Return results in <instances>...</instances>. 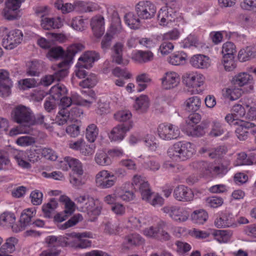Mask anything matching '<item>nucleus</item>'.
Wrapping results in <instances>:
<instances>
[{"mask_svg": "<svg viewBox=\"0 0 256 256\" xmlns=\"http://www.w3.org/2000/svg\"><path fill=\"white\" fill-rule=\"evenodd\" d=\"M196 152V146L194 144L187 141H179L168 148L167 154L172 160L180 162L190 159Z\"/></svg>", "mask_w": 256, "mask_h": 256, "instance_id": "nucleus-1", "label": "nucleus"}, {"mask_svg": "<svg viewBox=\"0 0 256 256\" xmlns=\"http://www.w3.org/2000/svg\"><path fill=\"white\" fill-rule=\"evenodd\" d=\"M132 184L135 190L140 193L142 198L152 206H159L164 204L163 198L158 194H152L148 182L140 176H134Z\"/></svg>", "mask_w": 256, "mask_h": 256, "instance_id": "nucleus-2", "label": "nucleus"}, {"mask_svg": "<svg viewBox=\"0 0 256 256\" xmlns=\"http://www.w3.org/2000/svg\"><path fill=\"white\" fill-rule=\"evenodd\" d=\"M75 201L82 208V210L86 212L90 221H94L100 214L102 204L98 200H94L87 195L80 196L75 199Z\"/></svg>", "mask_w": 256, "mask_h": 256, "instance_id": "nucleus-3", "label": "nucleus"}, {"mask_svg": "<svg viewBox=\"0 0 256 256\" xmlns=\"http://www.w3.org/2000/svg\"><path fill=\"white\" fill-rule=\"evenodd\" d=\"M162 210L164 213L167 214L174 222L178 223L184 222L190 217V210L187 208L169 205L164 206Z\"/></svg>", "mask_w": 256, "mask_h": 256, "instance_id": "nucleus-4", "label": "nucleus"}, {"mask_svg": "<svg viewBox=\"0 0 256 256\" xmlns=\"http://www.w3.org/2000/svg\"><path fill=\"white\" fill-rule=\"evenodd\" d=\"M12 116L16 122L24 126L30 127L34 123L32 111L22 105L18 106L14 110Z\"/></svg>", "mask_w": 256, "mask_h": 256, "instance_id": "nucleus-5", "label": "nucleus"}, {"mask_svg": "<svg viewBox=\"0 0 256 256\" xmlns=\"http://www.w3.org/2000/svg\"><path fill=\"white\" fill-rule=\"evenodd\" d=\"M0 30L6 35L3 38L2 46L7 50H12L16 47L22 42V33L19 30H14L7 33L8 28L6 27H1Z\"/></svg>", "mask_w": 256, "mask_h": 256, "instance_id": "nucleus-6", "label": "nucleus"}, {"mask_svg": "<svg viewBox=\"0 0 256 256\" xmlns=\"http://www.w3.org/2000/svg\"><path fill=\"white\" fill-rule=\"evenodd\" d=\"M158 137L162 140H170L178 138L180 132L178 126L171 124H161L157 130Z\"/></svg>", "mask_w": 256, "mask_h": 256, "instance_id": "nucleus-7", "label": "nucleus"}, {"mask_svg": "<svg viewBox=\"0 0 256 256\" xmlns=\"http://www.w3.org/2000/svg\"><path fill=\"white\" fill-rule=\"evenodd\" d=\"M182 80L187 88L198 90L204 85L206 78L201 72L194 71L185 73L182 76Z\"/></svg>", "mask_w": 256, "mask_h": 256, "instance_id": "nucleus-8", "label": "nucleus"}, {"mask_svg": "<svg viewBox=\"0 0 256 256\" xmlns=\"http://www.w3.org/2000/svg\"><path fill=\"white\" fill-rule=\"evenodd\" d=\"M192 166L194 168L200 170L206 174H212L222 176L228 172L226 168L222 165L214 166L212 164L205 162H194Z\"/></svg>", "mask_w": 256, "mask_h": 256, "instance_id": "nucleus-9", "label": "nucleus"}, {"mask_svg": "<svg viewBox=\"0 0 256 256\" xmlns=\"http://www.w3.org/2000/svg\"><path fill=\"white\" fill-rule=\"evenodd\" d=\"M95 181L97 186L103 189L111 188L116 184L114 174L106 170H102L96 174Z\"/></svg>", "mask_w": 256, "mask_h": 256, "instance_id": "nucleus-10", "label": "nucleus"}, {"mask_svg": "<svg viewBox=\"0 0 256 256\" xmlns=\"http://www.w3.org/2000/svg\"><path fill=\"white\" fill-rule=\"evenodd\" d=\"M176 9L169 4L162 7L158 11V20L162 26H170L176 18Z\"/></svg>", "mask_w": 256, "mask_h": 256, "instance_id": "nucleus-11", "label": "nucleus"}, {"mask_svg": "<svg viewBox=\"0 0 256 256\" xmlns=\"http://www.w3.org/2000/svg\"><path fill=\"white\" fill-rule=\"evenodd\" d=\"M162 88L171 90L177 88L180 84V76L176 72L168 70L165 72L160 78Z\"/></svg>", "mask_w": 256, "mask_h": 256, "instance_id": "nucleus-12", "label": "nucleus"}, {"mask_svg": "<svg viewBox=\"0 0 256 256\" xmlns=\"http://www.w3.org/2000/svg\"><path fill=\"white\" fill-rule=\"evenodd\" d=\"M107 18L110 21L111 24L107 33H110L112 37L114 34L120 33L122 31L121 21L117 11L112 6L106 8Z\"/></svg>", "mask_w": 256, "mask_h": 256, "instance_id": "nucleus-13", "label": "nucleus"}, {"mask_svg": "<svg viewBox=\"0 0 256 256\" xmlns=\"http://www.w3.org/2000/svg\"><path fill=\"white\" fill-rule=\"evenodd\" d=\"M198 193L197 190H192L184 185H179L174 188L173 196L178 201L190 202L193 200Z\"/></svg>", "mask_w": 256, "mask_h": 256, "instance_id": "nucleus-14", "label": "nucleus"}, {"mask_svg": "<svg viewBox=\"0 0 256 256\" xmlns=\"http://www.w3.org/2000/svg\"><path fill=\"white\" fill-rule=\"evenodd\" d=\"M36 210L35 208L24 210L21 213L18 224L13 226V232H18L22 231L32 224V219L35 216Z\"/></svg>", "mask_w": 256, "mask_h": 256, "instance_id": "nucleus-15", "label": "nucleus"}, {"mask_svg": "<svg viewBox=\"0 0 256 256\" xmlns=\"http://www.w3.org/2000/svg\"><path fill=\"white\" fill-rule=\"evenodd\" d=\"M156 6L149 1L140 2L136 6V12L138 16L142 20H150L155 15Z\"/></svg>", "mask_w": 256, "mask_h": 256, "instance_id": "nucleus-16", "label": "nucleus"}, {"mask_svg": "<svg viewBox=\"0 0 256 256\" xmlns=\"http://www.w3.org/2000/svg\"><path fill=\"white\" fill-rule=\"evenodd\" d=\"M134 126L133 121H130L128 124H118L114 127L108 134V136L111 142H121Z\"/></svg>", "mask_w": 256, "mask_h": 256, "instance_id": "nucleus-17", "label": "nucleus"}, {"mask_svg": "<svg viewBox=\"0 0 256 256\" xmlns=\"http://www.w3.org/2000/svg\"><path fill=\"white\" fill-rule=\"evenodd\" d=\"M59 167L63 170L67 171L71 169L74 174L78 176H81L84 174L83 165L78 159L67 156L61 160L59 164Z\"/></svg>", "mask_w": 256, "mask_h": 256, "instance_id": "nucleus-18", "label": "nucleus"}, {"mask_svg": "<svg viewBox=\"0 0 256 256\" xmlns=\"http://www.w3.org/2000/svg\"><path fill=\"white\" fill-rule=\"evenodd\" d=\"M12 86L13 82L9 72L5 70H0V96L6 97L10 96Z\"/></svg>", "mask_w": 256, "mask_h": 256, "instance_id": "nucleus-19", "label": "nucleus"}, {"mask_svg": "<svg viewBox=\"0 0 256 256\" xmlns=\"http://www.w3.org/2000/svg\"><path fill=\"white\" fill-rule=\"evenodd\" d=\"M30 161L35 162L40 158L41 157H44L50 160H56L58 156L56 152L49 148H38L31 152L28 156Z\"/></svg>", "mask_w": 256, "mask_h": 256, "instance_id": "nucleus-20", "label": "nucleus"}, {"mask_svg": "<svg viewBox=\"0 0 256 256\" xmlns=\"http://www.w3.org/2000/svg\"><path fill=\"white\" fill-rule=\"evenodd\" d=\"M98 58L99 56L95 52L88 51L79 58L76 66L77 67L88 69L92 66V63Z\"/></svg>", "mask_w": 256, "mask_h": 256, "instance_id": "nucleus-21", "label": "nucleus"}, {"mask_svg": "<svg viewBox=\"0 0 256 256\" xmlns=\"http://www.w3.org/2000/svg\"><path fill=\"white\" fill-rule=\"evenodd\" d=\"M64 19L60 17L50 18L48 16H42L40 19L41 27L46 30L52 28H59L63 25Z\"/></svg>", "mask_w": 256, "mask_h": 256, "instance_id": "nucleus-22", "label": "nucleus"}, {"mask_svg": "<svg viewBox=\"0 0 256 256\" xmlns=\"http://www.w3.org/2000/svg\"><path fill=\"white\" fill-rule=\"evenodd\" d=\"M190 64L198 69H208L211 65V60L210 58L204 54H196L190 60Z\"/></svg>", "mask_w": 256, "mask_h": 256, "instance_id": "nucleus-23", "label": "nucleus"}, {"mask_svg": "<svg viewBox=\"0 0 256 256\" xmlns=\"http://www.w3.org/2000/svg\"><path fill=\"white\" fill-rule=\"evenodd\" d=\"M214 224L218 228L230 227L236 225L234 216L229 213H224L218 216L215 219Z\"/></svg>", "mask_w": 256, "mask_h": 256, "instance_id": "nucleus-24", "label": "nucleus"}, {"mask_svg": "<svg viewBox=\"0 0 256 256\" xmlns=\"http://www.w3.org/2000/svg\"><path fill=\"white\" fill-rule=\"evenodd\" d=\"M104 22L103 16L98 15L94 16L90 21V26L94 35L100 38L104 32Z\"/></svg>", "mask_w": 256, "mask_h": 256, "instance_id": "nucleus-25", "label": "nucleus"}, {"mask_svg": "<svg viewBox=\"0 0 256 256\" xmlns=\"http://www.w3.org/2000/svg\"><path fill=\"white\" fill-rule=\"evenodd\" d=\"M131 58L135 62L146 63L154 60V54L149 50H134L132 52Z\"/></svg>", "mask_w": 256, "mask_h": 256, "instance_id": "nucleus-26", "label": "nucleus"}, {"mask_svg": "<svg viewBox=\"0 0 256 256\" xmlns=\"http://www.w3.org/2000/svg\"><path fill=\"white\" fill-rule=\"evenodd\" d=\"M254 124L245 121L240 122V124L236 130V136L240 140H246L250 132H251V128L254 127Z\"/></svg>", "mask_w": 256, "mask_h": 256, "instance_id": "nucleus-27", "label": "nucleus"}, {"mask_svg": "<svg viewBox=\"0 0 256 256\" xmlns=\"http://www.w3.org/2000/svg\"><path fill=\"white\" fill-rule=\"evenodd\" d=\"M94 160L96 164L102 166H110L112 162L108 150L102 149L97 150L94 156Z\"/></svg>", "mask_w": 256, "mask_h": 256, "instance_id": "nucleus-28", "label": "nucleus"}, {"mask_svg": "<svg viewBox=\"0 0 256 256\" xmlns=\"http://www.w3.org/2000/svg\"><path fill=\"white\" fill-rule=\"evenodd\" d=\"M234 80L235 84L239 86L248 85V90H247L248 92H250L253 90V78L248 73L240 72L235 76Z\"/></svg>", "mask_w": 256, "mask_h": 256, "instance_id": "nucleus-29", "label": "nucleus"}, {"mask_svg": "<svg viewBox=\"0 0 256 256\" xmlns=\"http://www.w3.org/2000/svg\"><path fill=\"white\" fill-rule=\"evenodd\" d=\"M256 57V50L252 46H247L241 48L238 55L240 62H246Z\"/></svg>", "mask_w": 256, "mask_h": 256, "instance_id": "nucleus-30", "label": "nucleus"}, {"mask_svg": "<svg viewBox=\"0 0 256 256\" xmlns=\"http://www.w3.org/2000/svg\"><path fill=\"white\" fill-rule=\"evenodd\" d=\"M124 44L121 42L116 43L112 48V59L114 62L118 64L126 65L129 60L122 58V51Z\"/></svg>", "mask_w": 256, "mask_h": 256, "instance_id": "nucleus-31", "label": "nucleus"}, {"mask_svg": "<svg viewBox=\"0 0 256 256\" xmlns=\"http://www.w3.org/2000/svg\"><path fill=\"white\" fill-rule=\"evenodd\" d=\"M16 217L14 214L10 212H4L0 215V224L8 228H11L13 230V226L18 224H14Z\"/></svg>", "mask_w": 256, "mask_h": 256, "instance_id": "nucleus-32", "label": "nucleus"}, {"mask_svg": "<svg viewBox=\"0 0 256 256\" xmlns=\"http://www.w3.org/2000/svg\"><path fill=\"white\" fill-rule=\"evenodd\" d=\"M184 104L187 111L192 112H196L200 108L202 100L199 96H192L186 99Z\"/></svg>", "mask_w": 256, "mask_h": 256, "instance_id": "nucleus-33", "label": "nucleus"}, {"mask_svg": "<svg viewBox=\"0 0 256 256\" xmlns=\"http://www.w3.org/2000/svg\"><path fill=\"white\" fill-rule=\"evenodd\" d=\"M140 18L133 12H128L126 14L124 20L126 24L131 29H138L140 25Z\"/></svg>", "mask_w": 256, "mask_h": 256, "instance_id": "nucleus-34", "label": "nucleus"}, {"mask_svg": "<svg viewBox=\"0 0 256 256\" xmlns=\"http://www.w3.org/2000/svg\"><path fill=\"white\" fill-rule=\"evenodd\" d=\"M188 56L182 51L174 53L168 58V62L174 66L183 64L186 62Z\"/></svg>", "mask_w": 256, "mask_h": 256, "instance_id": "nucleus-35", "label": "nucleus"}, {"mask_svg": "<svg viewBox=\"0 0 256 256\" xmlns=\"http://www.w3.org/2000/svg\"><path fill=\"white\" fill-rule=\"evenodd\" d=\"M208 214L204 210H194L190 214V219L195 224H204L208 218Z\"/></svg>", "mask_w": 256, "mask_h": 256, "instance_id": "nucleus-36", "label": "nucleus"}, {"mask_svg": "<svg viewBox=\"0 0 256 256\" xmlns=\"http://www.w3.org/2000/svg\"><path fill=\"white\" fill-rule=\"evenodd\" d=\"M237 21L240 25L245 28L256 26V20L254 17L245 14H240L237 18Z\"/></svg>", "mask_w": 256, "mask_h": 256, "instance_id": "nucleus-37", "label": "nucleus"}, {"mask_svg": "<svg viewBox=\"0 0 256 256\" xmlns=\"http://www.w3.org/2000/svg\"><path fill=\"white\" fill-rule=\"evenodd\" d=\"M212 234L214 239L219 243H226L230 240L232 233L226 230H215L212 232Z\"/></svg>", "mask_w": 256, "mask_h": 256, "instance_id": "nucleus-38", "label": "nucleus"}, {"mask_svg": "<svg viewBox=\"0 0 256 256\" xmlns=\"http://www.w3.org/2000/svg\"><path fill=\"white\" fill-rule=\"evenodd\" d=\"M46 57L52 61L65 58V51L60 46L52 47L48 49Z\"/></svg>", "mask_w": 256, "mask_h": 256, "instance_id": "nucleus-39", "label": "nucleus"}, {"mask_svg": "<svg viewBox=\"0 0 256 256\" xmlns=\"http://www.w3.org/2000/svg\"><path fill=\"white\" fill-rule=\"evenodd\" d=\"M84 48V46L79 43L74 44L70 46L65 52V58H67L68 62L71 60L74 56L77 53L81 52Z\"/></svg>", "mask_w": 256, "mask_h": 256, "instance_id": "nucleus-40", "label": "nucleus"}, {"mask_svg": "<svg viewBox=\"0 0 256 256\" xmlns=\"http://www.w3.org/2000/svg\"><path fill=\"white\" fill-rule=\"evenodd\" d=\"M54 6L64 14L71 12L75 10L74 3L64 2L63 0H55Z\"/></svg>", "mask_w": 256, "mask_h": 256, "instance_id": "nucleus-41", "label": "nucleus"}, {"mask_svg": "<svg viewBox=\"0 0 256 256\" xmlns=\"http://www.w3.org/2000/svg\"><path fill=\"white\" fill-rule=\"evenodd\" d=\"M69 236L72 238H76L80 240V243L76 246V248H84L90 245V242L88 240H82L83 238H92V234L90 232H82V233H71L69 234Z\"/></svg>", "mask_w": 256, "mask_h": 256, "instance_id": "nucleus-42", "label": "nucleus"}, {"mask_svg": "<svg viewBox=\"0 0 256 256\" xmlns=\"http://www.w3.org/2000/svg\"><path fill=\"white\" fill-rule=\"evenodd\" d=\"M116 194L118 199L124 202L131 201L134 198V194L132 191L126 190L122 186L116 188Z\"/></svg>", "mask_w": 256, "mask_h": 256, "instance_id": "nucleus-43", "label": "nucleus"}, {"mask_svg": "<svg viewBox=\"0 0 256 256\" xmlns=\"http://www.w3.org/2000/svg\"><path fill=\"white\" fill-rule=\"evenodd\" d=\"M224 132L222 124L218 120H213L210 124L209 136L211 137H218Z\"/></svg>", "mask_w": 256, "mask_h": 256, "instance_id": "nucleus-44", "label": "nucleus"}, {"mask_svg": "<svg viewBox=\"0 0 256 256\" xmlns=\"http://www.w3.org/2000/svg\"><path fill=\"white\" fill-rule=\"evenodd\" d=\"M236 51L235 44L231 42H226L223 44L222 47V57H234Z\"/></svg>", "mask_w": 256, "mask_h": 256, "instance_id": "nucleus-45", "label": "nucleus"}, {"mask_svg": "<svg viewBox=\"0 0 256 256\" xmlns=\"http://www.w3.org/2000/svg\"><path fill=\"white\" fill-rule=\"evenodd\" d=\"M74 118L70 116L68 112L66 110H60L56 118V122L58 125L68 124L73 122Z\"/></svg>", "mask_w": 256, "mask_h": 256, "instance_id": "nucleus-46", "label": "nucleus"}, {"mask_svg": "<svg viewBox=\"0 0 256 256\" xmlns=\"http://www.w3.org/2000/svg\"><path fill=\"white\" fill-rule=\"evenodd\" d=\"M180 46L184 48H198L200 43L196 36L190 34L180 42Z\"/></svg>", "mask_w": 256, "mask_h": 256, "instance_id": "nucleus-47", "label": "nucleus"}, {"mask_svg": "<svg viewBox=\"0 0 256 256\" xmlns=\"http://www.w3.org/2000/svg\"><path fill=\"white\" fill-rule=\"evenodd\" d=\"M68 90L64 85L58 84L51 88L50 90V94L51 97L56 100H58L61 96L66 94Z\"/></svg>", "mask_w": 256, "mask_h": 256, "instance_id": "nucleus-48", "label": "nucleus"}, {"mask_svg": "<svg viewBox=\"0 0 256 256\" xmlns=\"http://www.w3.org/2000/svg\"><path fill=\"white\" fill-rule=\"evenodd\" d=\"M149 106L148 98L146 96L142 95L138 98L134 105L136 110L140 112H145Z\"/></svg>", "mask_w": 256, "mask_h": 256, "instance_id": "nucleus-49", "label": "nucleus"}, {"mask_svg": "<svg viewBox=\"0 0 256 256\" xmlns=\"http://www.w3.org/2000/svg\"><path fill=\"white\" fill-rule=\"evenodd\" d=\"M99 133L98 126L94 124H89L86 132V138L90 142H94L96 139Z\"/></svg>", "mask_w": 256, "mask_h": 256, "instance_id": "nucleus-50", "label": "nucleus"}, {"mask_svg": "<svg viewBox=\"0 0 256 256\" xmlns=\"http://www.w3.org/2000/svg\"><path fill=\"white\" fill-rule=\"evenodd\" d=\"M222 95L231 100H234L240 97L241 90L240 89L234 87L226 88L222 90Z\"/></svg>", "mask_w": 256, "mask_h": 256, "instance_id": "nucleus-51", "label": "nucleus"}, {"mask_svg": "<svg viewBox=\"0 0 256 256\" xmlns=\"http://www.w3.org/2000/svg\"><path fill=\"white\" fill-rule=\"evenodd\" d=\"M68 63V60H64L56 66L59 70L53 75L56 80H60L68 75L67 68Z\"/></svg>", "mask_w": 256, "mask_h": 256, "instance_id": "nucleus-52", "label": "nucleus"}, {"mask_svg": "<svg viewBox=\"0 0 256 256\" xmlns=\"http://www.w3.org/2000/svg\"><path fill=\"white\" fill-rule=\"evenodd\" d=\"M182 130L188 136H201L204 134V128L200 126L192 125V126L184 128Z\"/></svg>", "mask_w": 256, "mask_h": 256, "instance_id": "nucleus-53", "label": "nucleus"}, {"mask_svg": "<svg viewBox=\"0 0 256 256\" xmlns=\"http://www.w3.org/2000/svg\"><path fill=\"white\" fill-rule=\"evenodd\" d=\"M60 200L64 203L65 210L64 214L66 215H70L75 210V204L70 198L66 196H62L60 198Z\"/></svg>", "mask_w": 256, "mask_h": 256, "instance_id": "nucleus-54", "label": "nucleus"}, {"mask_svg": "<svg viewBox=\"0 0 256 256\" xmlns=\"http://www.w3.org/2000/svg\"><path fill=\"white\" fill-rule=\"evenodd\" d=\"M98 82V78L94 74H90L86 78L80 82V86L84 88H90L94 86Z\"/></svg>", "mask_w": 256, "mask_h": 256, "instance_id": "nucleus-55", "label": "nucleus"}, {"mask_svg": "<svg viewBox=\"0 0 256 256\" xmlns=\"http://www.w3.org/2000/svg\"><path fill=\"white\" fill-rule=\"evenodd\" d=\"M162 224L160 223L155 226H151L146 228L143 230V234L148 238H157L158 236L159 232L160 231Z\"/></svg>", "mask_w": 256, "mask_h": 256, "instance_id": "nucleus-56", "label": "nucleus"}, {"mask_svg": "<svg viewBox=\"0 0 256 256\" xmlns=\"http://www.w3.org/2000/svg\"><path fill=\"white\" fill-rule=\"evenodd\" d=\"M132 116L131 112L126 110L118 111L114 115V118L120 122H130Z\"/></svg>", "mask_w": 256, "mask_h": 256, "instance_id": "nucleus-57", "label": "nucleus"}, {"mask_svg": "<svg viewBox=\"0 0 256 256\" xmlns=\"http://www.w3.org/2000/svg\"><path fill=\"white\" fill-rule=\"evenodd\" d=\"M126 242L130 246H138L144 243V239L138 234H130L125 238Z\"/></svg>", "mask_w": 256, "mask_h": 256, "instance_id": "nucleus-58", "label": "nucleus"}, {"mask_svg": "<svg viewBox=\"0 0 256 256\" xmlns=\"http://www.w3.org/2000/svg\"><path fill=\"white\" fill-rule=\"evenodd\" d=\"M86 20L83 19L81 16H76L72 18L70 24V26L74 30L78 31L84 30L86 27Z\"/></svg>", "mask_w": 256, "mask_h": 256, "instance_id": "nucleus-59", "label": "nucleus"}, {"mask_svg": "<svg viewBox=\"0 0 256 256\" xmlns=\"http://www.w3.org/2000/svg\"><path fill=\"white\" fill-rule=\"evenodd\" d=\"M110 102L104 98H101L98 104V108L96 109V112L100 115L106 114L110 112Z\"/></svg>", "mask_w": 256, "mask_h": 256, "instance_id": "nucleus-60", "label": "nucleus"}, {"mask_svg": "<svg viewBox=\"0 0 256 256\" xmlns=\"http://www.w3.org/2000/svg\"><path fill=\"white\" fill-rule=\"evenodd\" d=\"M18 10L14 8H10L8 4L6 3V8L4 9L2 14L6 19L12 20L18 18Z\"/></svg>", "mask_w": 256, "mask_h": 256, "instance_id": "nucleus-61", "label": "nucleus"}, {"mask_svg": "<svg viewBox=\"0 0 256 256\" xmlns=\"http://www.w3.org/2000/svg\"><path fill=\"white\" fill-rule=\"evenodd\" d=\"M222 63L224 70L227 72L234 70L236 67V64L234 57H222Z\"/></svg>", "mask_w": 256, "mask_h": 256, "instance_id": "nucleus-62", "label": "nucleus"}, {"mask_svg": "<svg viewBox=\"0 0 256 256\" xmlns=\"http://www.w3.org/2000/svg\"><path fill=\"white\" fill-rule=\"evenodd\" d=\"M145 146L150 150L155 151L158 148V144L155 138L150 134H147L144 140Z\"/></svg>", "mask_w": 256, "mask_h": 256, "instance_id": "nucleus-63", "label": "nucleus"}, {"mask_svg": "<svg viewBox=\"0 0 256 256\" xmlns=\"http://www.w3.org/2000/svg\"><path fill=\"white\" fill-rule=\"evenodd\" d=\"M181 35L180 31L174 28L162 35V39L164 40H178Z\"/></svg>", "mask_w": 256, "mask_h": 256, "instance_id": "nucleus-64", "label": "nucleus"}]
</instances>
